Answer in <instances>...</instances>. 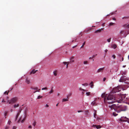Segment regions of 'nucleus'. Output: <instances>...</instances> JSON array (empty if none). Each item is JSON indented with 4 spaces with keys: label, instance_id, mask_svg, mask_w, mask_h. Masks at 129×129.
Returning <instances> with one entry per match:
<instances>
[{
    "label": "nucleus",
    "instance_id": "1",
    "mask_svg": "<svg viewBox=\"0 0 129 129\" xmlns=\"http://www.w3.org/2000/svg\"><path fill=\"white\" fill-rule=\"evenodd\" d=\"M118 96L119 100L116 101L114 99V97L112 95L106 94L105 93H104L101 95L102 97L104 98V102L109 104L112 103L115 101L117 102L118 103H121L126 100V98H125L126 96L125 94H121Z\"/></svg>",
    "mask_w": 129,
    "mask_h": 129
},
{
    "label": "nucleus",
    "instance_id": "2",
    "mask_svg": "<svg viewBox=\"0 0 129 129\" xmlns=\"http://www.w3.org/2000/svg\"><path fill=\"white\" fill-rule=\"evenodd\" d=\"M109 107L112 110L114 109L117 113H119L121 111H125L127 109V107L123 105L116 106L115 104H114L111 106H109Z\"/></svg>",
    "mask_w": 129,
    "mask_h": 129
},
{
    "label": "nucleus",
    "instance_id": "3",
    "mask_svg": "<svg viewBox=\"0 0 129 129\" xmlns=\"http://www.w3.org/2000/svg\"><path fill=\"white\" fill-rule=\"evenodd\" d=\"M17 100V98H14L10 100H8L7 103H8L9 104H12L16 102Z\"/></svg>",
    "mask_w": 129,
    "mask_h": 129
},
{
    "label": "nucleus",
    "instance_id": "4",
    "mask_svg": "<svg viewBox=\"0 0 129 129\" xmlns=\"http://www.w3.org/2000/svg\"><path fill=\"white\" fill-rule=\"evenodd\" d=\"M128 119L126 117H122L120 119V120L122 121H125L128 120Z\"/></svg>",
    "mask_w": 129,
    "mask_h": 129
},
{
    "label": "nucleus",
    "instance_id": "5",
    "mask_svg": "<svg viewBox=\"0 0 129 129\" xmlns=\"http://www.w3.org/2000/svg\"><path fill=\"white\" fill-rule=\"evenodd\" d=\"M121 88L119 86H117L115 89V92H118L121 90Z\"/></svg>",
    "mask_w": 129,
    "mask_h": 129
},
{
    "label": "nucleus",
    "instance_id": "6",
    "mask_svg": "<svg viewBox=\"0 0 129 129\" xmlns=\"http://www.w3.org/2000/svg\"><path fill=\"white\" fill-rule=\"evenodd\" d=\"M104 28H101V29L95 31L94 32V33H100L102 30H103Z\"/></svg>",
    "mask_w": 129,
    "mask_h": 129
},
{
    "label": "nucleus",
    "instance_id": "7",
    "mask_svg": "<svg viewBox=\"0 0 129 129\" xmlns=\"http://www.w3.org/2000/svg\"><path fill=\"white\" fill-rule=\"evenodd\" d=\"M104 67L100 68L98 69L97 71V72L99 73L100 72H102L104 70Z\"/></svg>",
    "mask_w": 129,
    "mask_h": 129
},
{
    "label": "nucleus",
    "instance_id": "8",
    "mask_svg": "<svg viewBox=\"0 0 129 129\" xmlns=\"http://www.w3.org/2000/svg\"><path fill=\"white\" fill-rule=\"evenodd\" d=\"M126 81L125 78H124L123 77H122L119 80V82H123L124 81Z\"/></svg>",
    "mask_w": 129,
    "mask_h": 129
},
{
    "label": "nucleus",
    "instance_id": "9",
    "mask_svg": "<svg viewBox=\"0 0 129 129\" xmlns=\"http://www.w3.org/2000/svg\"><path fill=\"white\" fill-rule=\"evenodd\" d=\"M38 71V70H35V69H33V70L32 71L30 72V74H35Z\"/></svg>",
    "mask_w": 129,
    "mask_h": 129
},
{
    "label": "nucleus",
    "instance_id": "10",
    "mask_svg": "<svg viewBox=\"0 0 129 129\" xmlns=\"http://www.w3.org/2000/svg\"><path fill=\"white\" fill-rule=\"evenodd\" d=\"M74 56H72L70 58V62H73L74 61Z\"/></svg>",
    "mask_w": 129,
    "mask_h": 129
},
{
    "label": "nucleus",
    "instance_id": "11",
    "mask_svg": "<svg viewBox=\"0 0 129 129\" xmlns=\"http://www.w3.org/2000/svg\"><path fill=\"white\" fill-rule=\"evenodd\" d=\"M25 82L28 84H29L30 83L29 80L28 78H27L26 79Z\"/></svg>",
    "mask_w": 129,
    "mask_h": 129
},
{
    "label": "nucleus",
    "instance_id": "12",
    "mask_svg": "<svg viewBox=\"0 0 129 129\" xmlns=\"http://www.w3.org/2000/svg\"><path fill=\"white\" fill-rule=\"evenodd\" d=\"M122 27H127L128 28H129V24L127 25V24H124L122 26Z\"/></svg>",
    "mask_w": 129,
    "mask_h": 129
},
{
    "label": "nucleus",
    "instance_id": "13",
    "mask_svg": "<svg viewBox=\"0 0 129 129\" xmlns=\"http://www.w3.org/2000/svg\"><path fill=\"white\" fill-rule=\"evenodd\" d=\"M90 87L92 88L93 87V82L92 81H91L90 84Z\"/></svg>",
    "mask_w": 129,
    "mask_h": 129
},
{
    "label": "nucleus",
    "instance_id": "14",
    "mask_svg": "<svg viewBox=\"0 0 129 129\" xmlns=\"http://www.w3.org/2000/svg\"><path fill=\"white\" fill-rule=\"evenodd\" d=\"M19 115V113L18 112L17 115H16V117H15V121H16L17 120V118H18V117Z\"/></svg>",
    "mask_w": 129,
    "mask_h": 129
},
{
    "label": "nucleus",
    "instance_id": "15",
    "mask_svg": "<svg viewBox=\"0 0 129 129\" xmlns=\"http://www.w3.org/2000/svg\"><path fill=\"white\" fill-rule=\"evenodd\" d=\"M101 128V126L100 125H96V128L97 129L100 128Z\"/></svg>",
    "mask_w": 129,
    "mask_h": 129
},
{
    "label": "nucleus",
    "instance_id": "16",
    "mask_svg": "<svg viewBox=\"0 0 129 129\" xmlns=\"http://www.w3.org/2000/svg\"><path fill=\"white\" fill-rule=\"evenodd\" d=\"M117 47V45L115 44L113 45L112 46V47L114 49H115Z\"/></svg>",
    "mask_w": 129,
    "mask_h": 129
},
{
    "label": "nucleus",
    "instance_id": "17",
    "mask_svg": "<svg viewBox=\"0 0 129 129\" xmlns=\"http://www.w3.org/2000/svg\"><path fill=\"white\" fill-rule=\"evenodd\" d=\"M53 74L55 76H56L57 75V71H55L53 72Z\"/></svg>",
    "mask_w": 129,
    "mask_h": 129
},
{
    "label": "nucleus",
    "instance_id": "18",
    "mask_svg": "<svg viewBox=\"0 0 129 129\" xmlns=\"http://www.w3.org/2000/svg\"><path fill=\"white\" fill-rule=\"evenodd\" d=\"M68 101V99H63L62 100V102H64L65 101Z\"/></svg>",
    "mask_w": 129,
    "mask_h": 129
},
{
    "label": "nucleus",
    "instance_id": "19",
    "mask_svg": "<svg viewBox=\"0 0 129 129\" xmlns=\"http://www.w3.org/2000/svg\"><path fill=\"white\" fill-rule=\"evenodd\" d=\"M91 104L93 106V105H95V101H93V102H92L91 103Z\"/></svg>",
    "mask_w": 129,
    "mask_h": 129
},
{
    "label": "nucleus",
    "instance_id": "20",
    "mask_svg": "<svg viewBox=\"0 0 129 129\" xmlns=\"http://www.w3.org/2000/svg\"><path fill=\"white\" fill-rule=\"evenodd\" d=\"M19 104H17V105L15 104L14 106V107L15 108L16 107H19Z\"/></svg>",
    "mask_w": 129,
    "mask_h": 129
},
{
    "label": "nucleus",
    "instance_id": "21",
    "mask_svg": "<svg viewBox=\"0 0 129 129\" xmlns=\"http://www.w3.org/2000/svg\"><path fill=\"white\" fill-rule=\"evenodd\" d=\"M72 93H69L67 96V98H68L69 97L71 96L72 95Z\"/></svg>",
    "mask_w": 129,
    "mask_h": 129
},
{
    "label": "nucleus",
    "instance_id": "22",
    "mask_svg": "<svg viewBox=\"0 0 129 129\" xmlns=\"http://www.w3.org/2000/svg\"><path fill=\"white\" fill-rule=\"evenodd\" d=\"M31 89L34 90H38V88L37 87H35L31 88Z\"/></svg>",
    "mask_w": 129,
    "mask_h": 129
},
{
    "label": "nucleus",
    "instance_id": "23",
    "mask_svg": "<svg viewBox=\"0 0 129 129\" xmlns=\"http://www.w3.org/2000/svg\"><path fill=\"white\" fill-rule=\"evenodd\" d=\"M53 89H51V90L49 92V94H51L53 93Z\"/></svg>",
    "mask_w": 129,
    "mask_h": 129
},
{
    "label": "nucleus",
    "instance_id": "24",
    "mask_svg": "<svg viewBox=\"0 0 129 129\" xmlns=\"http://www.w3.org/2000/svg\"><path fill=\"white\" fill-rule=\"evenodd\" d=\"M82 85L84 86H87L88 85V84L87 83H85L84 84H82Z\"/></svg>",
    "mask_w": 129,
    "mask_h": 129
},
{
    "label": "nucleus",
    "instance_id": "25",
    "mask_svg": "<svg viewBox=\"0 0 129 129\" xmlns=\"http://www.w3.org/2000/svg\"><path fill=\"white\" fill-rule=\"evenodd\" d=\"M70 63V62H69L68 61L67 62H63V63L65 65L66 64H67V63Z\"/></svg>",
    "mask_w": 129,
    "mask_h": 129
},
{
    "label": "nucleus",
    "instance_id": "26",
    "mask_svg": "<svg viewBox=\"0 0 129 129\" xmlns=\"http://www.w3.org/2000/svg\"><path fill=\"white\" fill-rule=\"evenodd\" d=\"M88 113V110H86L85 111V113L86 115H87Z\"/></svg>",
    "mask_w": 129,
    "mask_h": 129
},
{
    "label": "nucleus",
    "instance_id": "27",
    "mask_svg": "<svg viewBox=\"0 0 129 129\" xmlns=\"http://www.w3.org/2000/svg\"><path fill=\"white\" fill-rule=\"evenodd\" d=\"M8 113V112L7 111H6L5 112L4 115L5 117L6 116Z\"/></svg>",
    "mask_w": 129,
    "mask_h": 129
},
{
    "label": "nucleus",
    "instance_id": "28",
    "mask_svg": "<svg viewBox=\"0 0 129 129\" xmlns=\"http://www.w3.org/2000/svg\"><path fill=\"white\" fill-rule=\"evenodd\" d=\"M47 89H48V88L47 87L43 88L42 89V90H47Z\"/></svg>",
    "mask_w": 129,
    "mask_h": 129
},
{
    "label": "nucleus",
    "instance_id": "29",
    "mask_svg": "<svg viewBox=\"0 0 129 129\" xmlns=\"http://www.w3.org/2000/svg\"><path fill=\"white\" fill-rule=\"evenodd\" d=\"M85 42L83 44V45H82V46H81V48H83V47H84V45H85Z\"/></svg>",
    "mask_w": 129,
    "mask_h": 129
},
{
    "label": "nucleus",
    "instance_id": "30",
    "mask_svg": "<svg viewBox=\"0 0 129 129\" xmlns=\"http://www.w3.org/2000/svg\"><path fill=\"white\" fill-rule=\"evenodd\" d=\"M90 94V92H87L86 93V94L88 96Z\"/></svg>",
    "mask_w": 129,
    "mask_h": 129
},
{
    "label": "nucleus",
    "instance_id": "31",
    "mask_svg": "<svg viewBox=\"0 0 129 129\" xmlns=\"http://www.w3.org/2000/svg\"><path fill=\"white\" fill-rule=\"evenodd\" d=\"M111 38H110L109 39H108L107 40V41L108 42H110V41H111Z\"/></svg>",
    "mask_w": 129,
    "mask_h": 129
},
{
    "label": "nucleus",
    "instance_id": "32",
    "mask_svg": "<svg viewBox=\"0 0 129 129\" xmlns=\"http://www.w3.org/2000/svg\"><path fill=\"white\" fill-rule=\"evenodd\" d=\"M26 117H25L21 121V122L22 123H23L24 121L25 120Z\"/></svg>",
    "mask_w": 129,
    "mask_h": 129
},
{
    "label": "nucleus",
    "instance_id": "33",
    "mask_svg": "<svg viewBox=\"0 0 129 129\" xmlns=\"http://www.w3.org/2000/svg\"><path fill=\"white\" fill-rule=\"evenodd\" d=\"M9 126H7L5 127V129H9Z\"/></svg>",
    "mask_w": 129,
    "mask_h": 129
},
{
    "label": "nucleus",
    "instance_id": "34",
    "mask_svg": "<svg viewBox=\"0 0 129 129\" xmlns=\"http://www.w3.org/2000/svg\"><path fill=\"white\" fill-rule=\"evenodd\" d=\"M36 121H35L33 123V125L34 126H35V125H36Z\"/></svg>",
    "mask_w": 129,
    "mask_h": 129
},
{
    "label": "nucleus",
    "instance_id": "35",
    "mask_svg": "<svg viewBox=\"0 0 129 129\" xmlns=\"http://www.w3.org/2000/svg\"><path fill=\"white\" fill-rule=\"evenodd\" d=\"M83 63L84 64H88V62L87 61H84Z\"/></svg>",
    "mask_w": 129,
    "mask_h": 129
},
{
    "label": "nucleus",
    "instance_id": "36",
    "mask_svg": "<svg viewBox=\"0 0 129 129\" xmlns=\"http://www.w3.org/2000/svg\"><path fill=\"white\" fill-rule=\"evenodd\" d=\"M9 91H8V92L7 91H6L4 93V94H6L7 95H8Z\"/></svg>",
    "mask_w": 129,
    "mask_h": 129
},
{
    "label": "nucleus",
    "instance_id": "37",
    "mask_svg": "<svg viewBox=\"0 0 129 129\" xmlns=\"http://www.w3.org/2000/svg\"><path fill=\"white\" fill-rule=\"evenodd\" d=\"M42 96H40L39 95V96H38V97L37 98V99H39L40 98H42Z\"/></svg>",
    "mask_w": 129,
    "mask_h": 129
},
{
    "label": "nucleus",
    "instance_id": "38",
    "mask_svg": "<svg viewBox=\"0 0 129 129\" xmlns=\"http://www.w3.org/2000/svg\"><path fill=\"white\" fill-rule=\"evenodd\" d=\"M114 23L112 22H111L109 24V25L110 26H111L113 25Z\"/></svg>",
    "mask_w": 129,
    "mask_h": 129
},
{
    "label": "nucleus",
    "instance_id": "39",
    "mask_svg": "<svg viewBox=\"0 0 129 129\" xmlns=\"http://www.w3.org/2000/svg\"><path fill=\"white\" fill-rule=\"evenodd\" d=\"M79 89L80 90H83V91H85V90L84 89H82V88H79Z\"/></svg>",
    "mask_w": 129,
    "mask_h": 129
},
{
    "label": "nucleus",
    "instance_id": "40",
    "mask_svg": "<svg viewBox=\"0 0 129 129\" xmlns=\"http://www.w3.org/2000/svg\"><path fill=\"white\" fill-rule=\"evenodd\" d=\"M113 115L114 116H116L118 115V114H116L115 113H113Z\"/></svg>",
    "mask_w": 129,
    "mask_h": 129
},
{
    "label": "nucleus",
    "instance_id": "41",
    "mask_svg": "<svg viewBox=\"0 0 129 129\" xmlns=\"http://www.w3.org/2000/svg\"><path fill=\"white\" fill-rule=\"evenodd\" d=\"M129 17H124L122 18V19H123L124 18L127 19V18H129Z\"/></svg>",
    "mask_w": 129,
    "mask_h": 129
},
{
    "label": "nucleus",
    "instance_id": "42",
    "mask_svg": "<svg viewBox=\"0 0 129 129\" xmlns=\"http://www.w3.org/2000/svg\"><path fill=\"white\" fill-rule=\"evenodd\" d=\"M96 112L95 111V113H94V116L95 118L96 117Z\"/></svg>",
    "mask_w": 129,
    "mask_h": 129
},
{
    "label": "nucleus",
    "instance_id": "43",
    "mask_svg": "<svg viewBox=\"0 0 129 129\" xmlns=\"http://www.w3.org/2000/svg\"><path fill=\"white\" fill-rule=\"evenodd\" d=\"M11 121L10 120H9L8 122V123L9 124V125H10V123H11Z\"/></svg>",
    "mask_w": 129,
    "mask_h": 129
},
{
    "label": "nucleus",
    "instance_id": "44",
    "mask_svg": "<svg viewBox=\"0 0 129 129\" xmlns=\"http://www.w3.org/2000/svg\"><path fill=\"white\" fill-rule=\"evenodd\" d=\"M112 57H113L114 59H115V58L116 56L115 55H114L112 56Z\"/></svg>",
    "mask_w": 129,
    "mask_h": 129
},
{
    "label": "nucleus",
    "instance_id": "45",
    "mask_svg": "<svg viewBox=\"0 0 129 129\" xmlns=\"http://www.w3.org/2000/svg\"><path fill=\"white\" fill-rule=\"evenodd\" d=\"M124 31V30H121L120 32V34H122L123 33Z\"/></svg>",
    "mask_w": 129,
    "mask_h": 129
},
{
    "label": "nucleus",
    "instance_id": "46",
    "mask_svg": "<svg viewBox=\"0 0 129 129\" xmlns=\"http://www.w3.org/2000/svg\"><path fill=\"white\" fill-rule=\"evenodd\" d=\"M16 127L14 126L13 127L12 129H16Z\"/></svg>",
    "mask_w": 129,
    "mask_h": 129
},
{
    "label": "nucleus",
    "instance_id": "47",
    "mask_svg": "<svg viewBox=\"0 0 129 129\" xmlns=\"http://www.w3.org/2000/svg\"><path fill=\"white\" fill-rule=\"evenodd\" d=\"M6 102L5 101V99H3L2 101V102Z\"/></svg>",
    "mask_w": 129,
    "mask_h": 129
},
{
    "label": "nucleus",
    "instance_id": "48",
    "mask_svg": "<svg viewBox=\"0 0 129 129\" xmlns=\"http://www.w3.org/2000/svg\"><path fill=\"white\" fill-rule=\"evenodd\" d=\"M97 55V54H95V55H93V56L92 57L94 58V57H96Z\"/></svg>",
    "mask_w": 129,
    "mask_h": 129
},
{
    "label": "nucleus",
    "instance_id": "49",
    "mask_svg": "<svg viewBox=\"0 0 129 129\" xmlns=\"http://www.w3.org/2000/svg\"><path fill=\"white\" fill-rule=\"evenodd\" d=\"M83 111H82V110H78L77 112L78 113H79V112H82Z\"/></svg>",
    "mask_w": 129,
    "mask_h": 129
},
{
    "label": "nucleus",
    "instance_id": "50",
    "mask_svg": "<svg viewBox=\"0 0 129 129\" xmlns=\"http://www.w3.org/2000/svg\"><path fill=\"white\" fill-rule=\"evenodd\" d=\"M69 63H67V65H66V68H68V64H69Z\"/></svg>",
    "mask_w": 129,
    "mask_h": 129
},
{
    "label": "nucleus",
    "instance_id": "51",
    "mask_svg": "<svg viewBox=\"0 0 129 129\" xmlns=\"http://www.w3.org/2000/svg\"><path fill=\"white\" fill-rule=\"evenodd\" d=\"M92 127H96V125H94V124H93L92 125Z\"/></svg>",
    "mask_w": 129,
    "mask_h": 129
},
{
    "label": "nucleus",
    "instance_id": "52",
    "mask_svg": "<svg viewBox=\"0 0 129 129\" xmlns=\"http://www.w3.org/2000/svg\"><path fill=\"white\" fill-rule=\"evenodd\" d=\"M32 128V126L31 125H29V126H28V128Z\"/></svg>",
    "mask_w": 129,
    "mask_h": 129
},
{
    "label": "nucleus",
    "instance_id": "53",
    "mask_svg": "<svg viewBox=\"0 0 129 129\" xmlns=\"http://www.w3.org/2000/svg\"><path fill=\"white\" fill-rule=\"evenodd\" d=\"M21 109H20V110H19V112H18L19 113V114H20V113L21 112Z\"/></svg>",
    "mask_w": 129,
    "mask_h": 129
},
{
    "label": "nucleus",
    "instance_id": "54",
    "mask_svg": "<svg viewBox=\"0 0 129 129\" xmlns=\"http://www.w3.org/2000/svg\"><path fill=\"white\" fill-rule=\"evenodd\" d=\"M106 79V78H103V81H104Z\"/></svg>",
    "mask_w": 129,
    "mask_h": 129
},
{
    "label": "nucleus",
    "instance_id": "55",
    "mask_svg": "<svg viewBox=\"0 0 129 129\" xmlns=\"http://www.w3.org/2000/svg\"><path fill=\"white\" fill-rule=\"evenodd\" d=\"M45 107H49V105H48L47 104H46V105Z\"/></svg>",
    "mask_w": 129,
    "mask_h": 129
},
{
    "label": "nucleus",
    "instance_id": "56",
    "mask_svg": "<svg viewBox=\"0 0 129 129\" xmlns=\"http://www.w3.org/2000/svg\"><path fill=\"white\" fill-rule=\"evenodd\" d=\"M112 20H116V19L114 18H112Z\"/></svg>",
    "mask_w": 129,
    "mask_h": 129
},
{
    "label": "nucleus",
    "instance_id": "57",
    "mask_svg": "<svg viewBox=\"0 0 129 129\" xmlns=\"http://www.w3.org/2000/svg\"><path fill=\"white\" fill-rule=\"evenodd\" d=\"M40 89H39V90H38L37 91H38V92H40Z\"/></svg>",
    "mask_w": 129,
    "mask_h": 129
},
{
    "label": "nucleus",
    "instance_id": "58",
    "mask_svg": "<svg viewBox=\"0 0 129 129\" xmlns=\"http://www.w3.org/2000/svg\"><path fill=\"white\" fill-rule=\"evenodd\" d=\"M21 118H20L18 120V122H19L20 121V119H21Z\"/></svg>",
    "mask_w": 129,
    "mask_h": 129
},
{
    "label": "nucleus",
    "instance_id": "59",
    "mask_svg": "<svg viewBox=\"0 0 129 129\" xmlns=\"http://www.w3.org/2000/svg\"><path fill=\"white\" fill-rule=\"evenodd\" d=\"M108 51V50L107 49H106V50H105V52L106 53L107 52V51Z\"/></svg>",
    "mask_w": 129,
    "mask_h": 129
},
{
    "label": "nucleus",
    "instance_id": "60",
    "mask_svg": "<svg viewBox=\"0 0 129 129\" xmlns=\"http://www.w3.org/2000/svg\"><path fill=\"white\" fill-rule=\"evenodd\" d=\"M60 95V94L59 93H58L57 94V95H58V96H59Z\"/></svg>",
    "mask_w": 129,
    "mask_h": 129
},
{
    "label": "nucleus",
    "instance_id": "61",
    "mask_svg": "<svg viewBox=\"0 0 129 129\" xmlns=\"http://www.w3.org/2000/svg\"><path fill=\"white\" fill-rule=\"evenodd\" d=\"M13 111V110L11 109V112H12Z\"/></svg>",
    "mask_w": 129,
    "mask_h": 129
},
{
    "label": "nucleus",
    "instance_id": "62",
    "mask_svg": "<svg viewBox=\"0 0 129 129\" xmlns=\"http://www.w3.org/2000/svg\"><path fill=\"white\" fill-rule=\"evenodd\" d=\"M104 24H105V23H103V24H102V25L103 26H104Z\"/></svg>",
    "mask_w": 129,
    "mask_h": 129
},
{
    "label": "nucleus",
    "instance_id": "63",
    "mask_svg": "<svg viewBox=\"0 0 129 129\" xmlns=\"http://www.w3.org/2000/svg\"><path fill=\"white\" fill-rule=\"evenodd\" d=\"M53 87H51V89H53Z\"/></svg>",
    "mask_w": 129,
    "mask_h": 129
},
{
    "label": "nucleus",
    "instance_id": "64",
    "mask_svg": "<svg viewBox=\"0 0 129 129\" xmlns=\"http://www.w3.org/2000/svg\"><path fill=\"white\" fill-rule=\"evenodd\" d=\"M58 105V104H57L56 105V106H57Z\"/></svg>",
    "mask_w": 129,
    "mask_h": 129
}]
</instances>
